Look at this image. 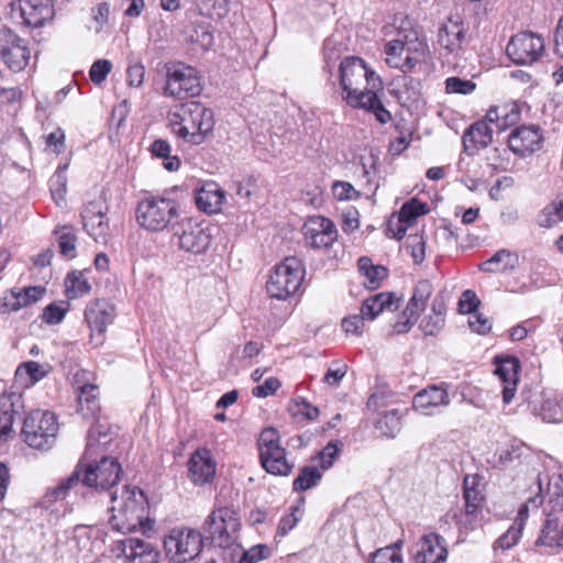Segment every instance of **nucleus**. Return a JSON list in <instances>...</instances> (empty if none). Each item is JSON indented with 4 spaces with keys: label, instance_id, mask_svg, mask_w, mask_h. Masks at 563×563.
Masks as SVG:
<instances>
[{
    "label": "nucleus",
    "instance_id": "nucleus-1",
    "mask_svg": "<svg viewBox=\"0 0 563 563\" xmlns=\"http://www.w3.org/2000/svg\"><path fill=\"white\" fill-rule=\"evenodd\" d=\"M110 441L107 433H101L97 427L90 428L86 450L74 471L56 486L47 488L40 506L52 509L54 504L63 501L79 483L97 490H108L115 486L123 471L118 460L108 454L107 445Z\"/></svg>",
    "mask_w": 563,
    "mask_h": 563
},
{
    "label": "nucleus",
    "instance_id": "nucleus-2",
    "mask_svg": "<svg viewBox=\"0 0 563 563\" xmlns=\"http://www.w3.org/2000/svg\"><path fill=\"white\" fill-rule=\"evenodd\" d=\"M167 119L173 133L194 145L202 144L214 128L213 111L198 101L175 106Z\"/></svg>",
    "mask_w": 563,
    "mask_h": 563
},
{
    "label": "nucleus",
    "instance_id": "nucleus-3",
    "mask_svg": "<svg viewBox=\"0 0 563 563\" xmlns=\"http://www.w3.org/2000/svg\"><path fill=\"white\" fill-rule=\"evenodd\" d=\"M147 499L139 487L125 486L120 495H111V528L121 533L134 532L139 527L146 531L151 529L147 518Z\"/></svg>",
    "mask_w": 563,
    "mask_h": 563
},
{
    "label": "nucleus",
    "instance_id": "nucleus-4",
    "mask_svg": "<svg viewBox=\"0 0 563 563\" xmlns=\"http://www.w3.org/2000/svg\"><path fill=\"white\" fill-rule=\"evenodd\" d=\"M240 527L238 510L225 503L222 495L217 496L213 509L202 525L205 539L216 547L231 548L236 541Z\"/></svg>",
    "mask_w": 563,
    "mask_h": 563
},
{
    "label": "nucleus",
    "instance_id": "nucleus-5",
    "mask_svg": "<svg viewBox=\"0 0 563 563\" xmlns=\"http://www.w3.org/2000/svg\"><path fill=\"white\" fill-rule=\"evenodd\" d=\"M179 217V203L168 196L144 197L136 207V221L147 231L161 232Z\"/></svg>",
    "mask_w": 563,
    "mask_h": 563
},
{
    "label": "nucleus",
    "instance_id": "nucleus-6",
    "mask_svg": "<svg viewBox=\"0 0 563 563\" xmlns=\"http://www.w3.org/2000/svg\"><path fill=\"white\" fill-rule=\"evenodd\" d=\"M257 450L261 466L275 476L291 474L295 463L287 457V451L282 445L280 434L275 428H265L257 439Z\"/></svg>",
    "mask_w": 563,
    "mask_h": 563
},
{
    "label": "nucleus",
    "instance_id": "nucleus-7",
    "mask_svg": "<svg viewBox=\"0 0 563 563\" xmlns=\"http://www.w3.org/2000/svg\"><path fill=\"white\" fill-rule=\"evenodd\" d=\"M58 429L54 413L33 410L23 420L21 435L30 448L46 451L55 444Z\"/></svg>",
    "mask_w": 563,
    "mask_h": 563
},
{
    "label": "nucleus",
    "instance_id": "nucleus-8",
    "mask_svg": "<svg viewBox=\"0 0 563 563\" xmlns=\"http://www.w3.org/2000/svg\"><path fill=\"white\" fill-rule=\"evenodd\" d=\"M306 274L302 261L296 256L286 257L276 265L266 283L267 294L272 298L285 300L296 294Z\"/></svg>",
    "mask_w": 563,
    "mask_h": 563
},
{
    "label": "nucleus",
    "instance_id": "nucleus-9",
    "mask_svg": "<svg viewBox=\"0 0 563 563\" xmlns=\"http://www.w3.org/2000/svg\"><path fill=\"white\" fill-rule=\"evenodd\" d=\"M214 228L198 222L192 218H185L173 225V242L179 250L194 255L205 254L213 241Z\"/></svg>",
    "mask_w": 563,
    "mask_h": 563
},
{
    "label": "nucleus",
    "instance_id": "nucleus-10",
    "mask_svg": "<svg viewBox=\"0 0 563 563\" xmlns=\"http://www.w3.org/2000/svg\"><path fill=\"white\" fill-rule=\"evenodd\" d=\"M203 545V537L200 531L175 527L164 539L166 556L173 563H187L200 553Z\"/></svg>",
    "mask_w": 563,
    "mask_h": 563
},
{
    "label": "nucleus",
    "instance_id": "nucleus-11",
    "mask_svg": "<svg viewBox=\"0 0 563 563\" xmlns=\"http://www.w3.org/2000/svg\"><path fill=\"white\" fill-rule=\"evenodd\" d=\"M198 71L191 66L173 65L167 67L164 95L176 99L196 97L201 92Z\"/></svg>",
    "mask_w": 563,
    "mask_h": 563
},
{
    "label": "nucleus",
    "instance_id": "nucleus-12",
    "mask_svg": "<svg viewBox=\"0 0 563 563\" xmlns=\"http://www.w3.org/2000/svg\"><path fill=\"white\" fill-rule=\"evenodd\" d=\"M11 10L21 19V25L27 29L43 27L55 16L53 0H15Z\"/></svg>",
    "mask_w": 563,
    "mask_h": 563
},
{
    "label": "nucleus",
    "instance_id": "nucleus-13",
    "mask_svg": "<svg viewBox=\"0 0 563 563\" xmlns=\"http://www.w3.org/2000/svg\"><path fill=\"white\" fill-rule=\"evenodd\" d=\"M0 57L11 70L18 73L27 66L31 52L24 38L4 27L0 30Z\"/></svg>",
    "mask_w": 563,
    "mask_h": 563
},
{
    "label": "nucleus",
    "instance_id": "nucleus-14",
    "mask_svg": "<svg viewBox=\"0 0 563 563\" xmlns=\"http://www.w3.org/2000/svg\"><path fill=\"white\" fill-rule=\"evenodd\" d=\"M543 51V38L532 32H521L514 35L506 48L509 58L520 65H530L537 62Z\"/></svg>",
    "mask_w": 563,
    "mask_h": 563
},
{
    "label": "nucleus",
    "instance_id": "nucleus-15",
    "mask_svg": "<svg viewBox=\"0 0 563 563\" xmlns=\"http://www.w3.org/2000/svg\"><path fill=\"white\" fill-rule=\"evenodd\" d=\"M85 319L91 331L90 343L99 346L103 343L108 325L113 322L114 307L108 301L97 300L86 308Z\"/></svg>",
    "mask_w": 563,
    "mask_h": 563
},
{
    "label": "nucleus",
    "instance_id": "nucleus-16",
    "mask_svg": "<svg viewBox=\"0 0 563 563\" xmlns=\"http://www.w3.org/2000/svg\"><path fill=\"white\" fill-rule=\"evenodd\" d=\"M302 230L306 244L316 250L328 249L338 239L334 223L321 216L309 218Z\"/></svg>",
    "mask_w": 563,
    "mask_h": 563
},
{
    "label": "nucleus",
    "instance_id": "nucleus-17",
    "mask_svg": "<svg viewBox=\"0 0 563 563\" xmlns=\"http://www.w3.org/2000/svg\"><path fill=\"white\" fill-rule=\"evenodd\" d=\"M366 74L367 66L362 58L351 56L341 60L338 70V79L344 96H350L364 88Z\"/></svg>",
    "mask_w": 563,
    "mask_h": 563
},
{
    "label": "nucleus",
    "instance_id": "nucleus-18",
    "mask_svg": "<svg viewBox=\"0 0 563 563\" xmlns=\"http://www.w3.org/2000/svg\"><path fill=\"white\" fill-rule=\"evenodd\" d=\"M107 210V206L100 200L90 201L82 208L81 219L84 228L96 242H107L110 230L106 217Z\"/></svg>",
    "mask_w": 563,
    "mask_h": 563
},
{
    "label": "nucleus",
    "instance_id": "nucleus-19",
    "mask_svg": "<svg viewBox=\"0 0 563 563\" xmlns=\"http://www.w3.org/2000/svg\"><path fill=\"white\" fill-rule=\"evenodd\" d=\"M217 463L206 448L197 449L188 461V476L195 485H206L216 476Z\"/></svg>",
    "mask_w": 563,
    "mask_h": 563
},
{
    "label": "nucleus",
    "instance_id": "nucleus-20",
    "mask_svg": "<svg viewBox=\"0 0 563 563\" xmlns=\"http://www.w3.org/2000/svg\"><path fill=\"white\" fill-rule=\"evenodd\" d=\"M495 365V375L503 384V401L509 404L519 382L520 362L515 356H496Z\"/></svg>",
    "mask_w": 563,
    "mask_h": 563
},
{
    "label": "nucleus",
    "instance_id": "nucleus-21",
    "mask_svg": "<svg viewBox=\"0 0 563 563\" xmlns=\"http://www.w3.org/2000/svg\"><path fill=\"white\" fill-rule=\"evenodd\" d=\"M117 550L129 563L159 562V553L153 544L139 538H124L117 541Z\"/></svg>",
    "mask_w": 563,
    "mask_h": 563
},
{
    "label": "nucleus",
    "instance_id": "nucleus-22",
    "mask_svg": "<svg viewBox=\"0 0 563 563\" xmlns=\"http://www.w3.org/2000/svg\"><path fill=\"white\" fill-rule=\"evenodd\" d=\"M24 402L21 394L2 393L0 395V441H8L12 438L13 422L15 417L21 415Z\"/></svg>",
    "mask_w": 563,
    "mask_h": 563
},
{
    "label": "nucleus",
    "instance_id": "nucleus-23",
    "mask_svg": "<svg viewBox=\"0 0 563 563\" xmlns=\"http://www.w3.org/2000/svg\"><path fill=\"white\" fill-rule=\"evenodd\" d=\"M343 100L352 108H360L372 112L379 123L385 124L391 120V113L382 103L376 91L369 90L366 87L350 96H343Z\"/></svg>",
    "mask_w": 563,
    "mask_h": 563
},
{
    "label": "nucleus",
    "instance_id": "nucleus-24",
    "mask_svg": "<svg viewBox=\"0 0 563 563\" xmlns=\"http://www.w3.org/2000/svg\"><path fill=\"white\" fill-rule=\"evenodd\" d=\"M542 136L534 125L515 129L508 137L509 148L519 156H527L540 148Z\"/></svg>",
    "mask_w": 563,
    "mask_h": 563
},
{
    "label": "nucleus",
    "instance_id": "nucleus-25",
    "mask_svg": "<svg viewBox=\"0 0 563 563\" xmlns=\"http://www.w3.org/2000/svg\"><path fill=\"white\" fill-rule=\"evenodd\" d=\"M446 558L445 541L438 533L426 534L417 543L416 563H443Z\"/></svg>",
    "mask_w": 563,
    "mask_h": 563
},
{
    "label": "nucleus",
    "instance_id": "nucleus-26",
    "mask_svg": "<svg viewBox=\"0 0 563 563\" xmlns=\"http://www.w3.org/2000/svg\"><path fill=\"white\" fill-rule=\"evenodd\" d=\"M450 404L448 390L441 386H429L413 397V408L422 415L431 416L439 407Z\"/></svg>",
    "mask_w": 563,
    "mask_h": 563
},
{
    "label": "nucleus",
    "instance_id": "nucleus-27",
    "mask_svg": "<svg viewBox=\"0 0 563 563\" xmlns=\"http://www.w3.org/2000/svg\"><path fill=\"white\" fill-rule=\"evenodd\" d=\"M493 132L494 129L486 118L473 123L462 136L464 152L473 155L487 147L493 141Z\"/></svg>",
    "mask_w": 563,
    "mask_h": 563
},
{
    "label": "nucleus",
    "instance_id": "nucleus-28",
    "mask_svg": "<svg viewBox=\"0 0 563 563\" xmlns=\"http://www.w3.org/2000/svg\"><path fill=\"white\" fill-rule=\"evenodd\" d=\"M225 201L224 190L216 183H205L196 189L195 202L197 208L207 213H218Z\"/></svg>",
    "mask_w": 563,
    "mask_h": 563
},
{
    "label": "nucleus",
    "instance_id": "nucleus-29",
    "mask_svg": "<svg viewBox=\"0 0 563 563\" xmlns=\"http://www.w3.org/2000/svg\"><path fill=\"white\" fill-rule=\"evenodd\" d=\"M519 265V255L507 249L495 252L488 260L478 265L484 273H504L514 271Z\"/></svg>",
    "mask_w": 563,
    "mask_h": 563
},
{
    "label": "nucleus",
    "instance_id": "nucleus-30",
    "mask_svg": "<svg viewBox=\"0 0 563 563\" xmlns=\"http://www.w3.org/2000/svg\"><path fill=\"white\" fill-rule=\"evenodd\" d=\"M398 308V299L391 292H379L365 299L361 307V313L366 320H374L384 310Z\"/></svg>",
    "mask_w": 563,
    "mask_h": 563
},
{
    "label": "nucleus",
    "instance_id": "nucleus-31",
    "mask_svg": "<svg viewBox=\"0 0 563 563\" xmlns=\"http://www.w3.org/2000/svg\"><path fill=\"white\" fill-rule=\"evenodd\" d=\"M464 40L465 27L463 23L450 21L439 30V44L449 54L457 53L462 48Z\"/></svg>",
    "mask_w": 563,
    "mask_h": 563
},
{
    "label": "nucleus",
    "instance_id": "nucleus-32",
    "mask_svg": "<svg viewBox=\"0 0 563 563\" xmlns=\"http://www.w3.org/2000/svg\"><path fill=\"white\" fill-rule=\"evenodd\" d=\"M446 306L441 296H435L431 305V313L420 324L426 335H437L445 323Z\"/></svg>",
    "mask_w": 563,
    "mask_h": 563
},
{
    "label": "nucleus",
    "instance_id": "nucleus-33",
    "mask_svg": "<svg viewBox=\"0 0 563 563\" xmlns=\"http://www.w3.org/2000/svg\"><path fill=\"white\" fill-rule=\"evenodd\" d=\"M44 292L45 289L41 286H31L20 291H12L9 296L4 297V306L10 311H18L40 300Z\"/></svg>",
    "mask_w": 563,
    "mask_h": 563
},
{
    "label": "nucleus",
    "instance_id": "nucleus-34",
    "mask_svg": "<svg viewBox=\"0 0 563 563\" xmlns=\"http://www.w3.org/2000/svg\"><path fill=\"white\" fill-rule=\"evenodd\" d=\"M99 388L93 384H85L78 391V410L85 418H95L100 411Z\"/></svg>",
    "mask_w": 563,
    "mask_h": 563
},
{
    "label": "nucleus",
    "instance_id": "nucleus-35",
    "mask_svg": "<svg viewBox=\"0 0 563 563\" xmlns=\"http://www.w3.org/2000/svg\"><path fill=\"white\" fill-rule=\"evenodd\" d=\"M433 292L432 284L427 280H420L415 287L413 294L408 301L404 314L410 313L411 317H419L426 309L427 301Z\"/></svg>",
    "mask_w": 563,
    "mask_h": 563
},
{
    "label": "nucleus",
    "instance_id": "nucleus-36",
    "mask_svg": "<svg viewBox=\"0 0 563 563\" xmlns=\"http://www.w3.org/2000/svg\"><path fill=\"white\" fill-rule=\"evenodd\" d=\"M563 222V196L548 203L538 214L537 223L541 228H553Z\"/></svg>",
    "mask_w": 563,
    "mask_h": 563
},
{
    "label": "nucleus",
    "instance_id": "nucleus-37",
    "mask_svg": "<svg viewBox=\"0 0 563 563\" xmlns=\"http://www.w3.org/2000/svg\"><path fill=\"white\" fill-rule=\"evenodd\" d=\"M358 271L365 277V286L371 289L378 288L380 282L388 276L386 267L373 265L372 260L365 256L358 260Z\"/></svg>",
    "mask_w": 563,
    "mask_h": 563
},
{
    "label": "nucleus",
    "instance_id": "nucleus-38",
    "mask_svg": "<svg viewBox=\"0 0 563 563\" xmlns=\"http://www.w3.org/2000/svg\"><path fill=\"white\" fill-rule=\"evenodd\" d=\"M154 157L163 159V166L168 172H176L180 167V159L177 155H172L170 144L163 139L155 140L150 147Z\"/></svg>",
    "mask_w": 563,
    "mask_h": 563
},
{
    "label": "nucleus",
    "instance_id": "nucleus-39",
    "mask_svg": "<svg viewBox=\"0 0 563 563\" xmlns=\"http://www.w3.org/2000/svg\"><path fill=\"white\" fill-rule=\"evenodd\" d=\"M532 455L531 449L521 441L514 440L507 448L499 452V463L504 466L515 462L521 463Z\"/></svg>",
    "mask_w": 563,
    "mask_h": 563
},
{
    "label": "nucleus",
    "instance_id": "nucleus-40",
    "mask_svg": "<svg viewBox=\"0 0 563 563\" xmlns=\"http://www.w3.org/2000/svg\"><path fill=\"white\" fill-rule=\"evenodd\" d=\"M376 430L382 437L394 439L401 430V417L399 410L386 411L376 422Z\"/></svg>",
    "mask_w": 563,
    "mask_h": 563
},
{
    "label": "nucleus",
    "instance_id": "nucleus-41",
    "mask_svg": "<svg viewBox=\"0 0 563 563\" xmlns=\"http://www.w3.org/2000/svg\"><path fill=\"white\" fill-rule=\"evenodd\" d=\"M322 478V473L317 466L307 465L300 468L298 476L292 482L295 492H306L316 487Z\"/></svg>",
    "mask_w": 563,
    "mask_h": 563
},
{
    "label": "nucleus",
    "instance_id": "nucleus-42",
    "mask_svg": "<svg viewBox=\"0 0 563 563\" xmlns=\"http://www.w3.org/2000/svg\"><path fill=\"white\" fill-rule=\"evenodd\" d=\"M66 295L75 299L88 294L91 286L82 272L74 271L65 279Z\"/></svg>",
    "mask_w": 563,
    "mask_h": 563
},
{
    "label": "nucleus",
    "instance_id": "nucleus-43",
    "mask_svg": "<svg viewBox=\"0 0 563 563\" xmlns=\"http://www.w3.org/2000/svg\"><path fill=\"white\" fill-rule=\"evenodd\" d=\"M57 243L60 254L67 260H71L76 256V234L69 227H63L56 232Z\"/></svg>",
    "mask_w": 563,
    "mask_h": 563
},
{
    "label": "nucleus",
    "instance_id": "nucleus-44",
    "mask_svg": "<svg viewBox=\"0 0 563 563\" xmlns=\"http://www.w3.org/2000/svg\"><path fill=\"white\" fill-rule=\"evenodd\" d=\"M428 211L427 203L421 202L417 198H411L402 205L398 213L399 222L411 224L418 217L426 214Z\"/></svg>",
    "mask_w": 563,
    "mask_h": 563
},
{
    "label": "nucleus",
    "instance_id": "nucleus-45",
    "mask_svg": "<svg viewBox=\"0 0 563 563\" xmlns=\"http://www.w3.org/2000/svg\"><path fill=\"white\" fill-rule=\"evenodd\" d=\"M514 114H510L506 108L492 107L487 113L486 119L489 124L495 126L497 131L506 130L514 123Z\"/></svg>",
    "mask_w": 563,
    "mask_h": 563
},
{
    "label": "nucleus",
    "instance_id": "nucleus-46",
    "mask_svg": "<svg viewBox=\"0 0 563 563\" xmlns=\"http://www.w3.org/2000/svg\"><path fill=\"white\" fill-rule=\"evenodd\" d=\"M475 89L476 84L473 80L455 76L445 79L446 93L471 95Z\"/></svg>",
    "mask_w": 563,
    "mask_h": 563
},
{
    "label": "nucleus",
    "instance_id": "nucleus-47",
    "mask_svg": "<svg viewBox=\"0 0 563 563\" xmlns=\"http://www.w3.org/2000/svg\"><path fill=\"white\" fill-rule=\"evenodd\" d=\"M371 563H402L398 544L378 549L371 559Z\"/></svg>",
    "mask_w": 563,
    "mask_h": 563
},
{
    "label": "nucleus",
    "instance_id": "nucleus-48",
    "mask_svg": "<svg viewBox=\"0 0 563 563\" xmlns=\"http://www.w3.org/2000/svg\"><path fill=\"white\" fill-rule=\"evenodd\" d=\"M539 416L544 422L563 421V410L559 402L553 399H545L542 402Z\"/></svg>",
    "mask_w": 563,
    "mask_h": 563
},
{
    "label": "nucleus",
    "instance_id": "nucleus-49",
    "mask_svg": "<svg viewBox=\"0 0 563 563\" xmlns=\"http://www.w3.org/2000/svg\"><path fill=\"white\" fill-rule=\"evenodd\" d=\"M340 453V442L339 441H330L319 453L317 460L319 462L320 467L324 470H329L332 467L334 461L338 459Z\"/></svg>",
    "mask_w": 563,
    "mask_h": 563
},
{
    "label": "nucleus",
    "instance_id": "nucleus-50",
    "mask_svg": "<svg viewBox=\"0 0 563 563\" xmlns=\"http://www.w3.org/2000/svg\"><path fill=\"white\" fill-rule=\"evenodd\" d=\"M464 500H465V512L467 516L475 515L478 510L483 497L481 493L468 485V478L464 479Z\"/></svg>",
    "mask_w": 563,
    "mask_h": 563
},
{
    "label": "nucleus",
    "instance_id": "nucleus-51",
    "mask_svg": "<svg viewBox=\"0 0 563 563\" xmlns=\"http://www.w3.org/2000/svg\"><path fill=\"white\" fill-rule=\"evenodd\" d=\"M332 194L340 201L354 200L361 196L351 183L343 180H335L332 184Z\"/></svg>",
    "mask_w": 563,
    "mask_h": 563
},
{
    "label": "nucleus",
    "instance_id": "nucleus-52",
    "mask_svg": "<svg viewBox=\"0 0 563 563\" xmlns=\"http://www.w3.org/2000/svg\"><path fill=\"white\" fill-rule=\"evenodd\" d=\"M405 51V43L400 40L389 41L385 45L386 64L389 67L397 68L401 62V54Z\"/></svg>",
    "mask_w": 563,
    "mask_h": 563
},
{
    "label": "nucleus",
    "instance_id": "nucleus-53",
    "mask_svg": "<svg viewBox=\"0 0 563 563\" xmlns=\"http://www.w3.org/2000/svg\"><path fill=\"white\" fill-rule=\"evenodd\" d=\"M301 519V510L299 506H291L290 512L286 514L282 517L278 527H277V533L282 537L286 536L288 532H290L297 523Z\"/></svg>",
    "mask_w": 563,
    "mask_h": 563
},
{
    "label": "nucleus",
    "instance_id": "nucleus-54",
    "mask_svg": "<svg viewBox=\"0 0 563 563\" xmlns=\"http://www.w3.org/2000/svg\"><path fill=\"white\" fill-rule=\"evenodd\" d=\"M290 411L294 415H301L310 421L316 420L319 416V409L301 397L292 400Z\"/></svg>",
    "mask_w": 563,
    "mask_h": 563
},
{
    "label": "nucleus",
    "instance_id": "nucleus-55",
    "mask_svg": "<svg viewBox=\"0 0 563 563\" xmlns=\"http://www.w3.org/2000/svg\"><path fill=\"white\" fill-rule=\"evenodd\" d=\"M333 38H327L323 45L324 70L332 75L334 64L340 59L341 51L335 46Z\"/></svg>",
    "mask_w": 563,
    "mask_h": 563
},
{
    "label": "nucleus",
    "instance_id": "nucleus-56",
    "mask_svg": "<svg viewBox=\"0 0 563 563\" xmlns=\"http://www.w3.org/2000/svg\"><path fill=\"white\" fill-rule=\"evenodd\" d=\"M112 69V64L108 59L96 60L89 70L90 79L93 84L100 85L103 82Z\"/></svg>",
    "mask_w": 563,
    "mask_h": 563
},
{
    "label": "nucleus",
    "instance_id": "nucleus-57",
    "mask_svg": "<svg viewBox=\"0 0 563 563\" xmlns=\"http://www.w3.org/2000/svg\"><path fill=\"white\" fill-rule=\"evenodd\" d=\"M522 530L515 526H511L503 536H500L496 542L495 548L501 550H509L516 545L521 538Z\"/></svg>",
    "mask_w": 563,
    "mask_h": 563
},
{
    "label": "nucleus",
    "instance_id": "nucleus-58",
    "mask_svg": "<svg viewBox=\"0 0 563 563\" xmlns=\"http://www.w3.org/2000/svg\"><path fill=\"white\" fill-rule=\"evenodd\" d=\"M66 312H67V308L54 302V303L48 305L44 309L42 319L47 324H51V325L58 324L65 318Z\"/></svg>",
    "mask_w": 563,
    "mask_h": 563
},
{
    "label": "nucleus",
    "instance_id": "nucleus-59",
    "mask_svg": "<svg viewBox=\"0 0 563 563\" xmlns=\"http://www.w3.org/2000/svg\"><path fill=\"white\" fill-rule=\"evenodd\" d=\"M280 387V382L276 377H268L263 384L253 388L252 394L257 398H265L273 395Z\"/></svg>",
    "mask_w": 563,
    "mask_h": 563
},
{
    "label": "nucleus",
    "instance_id": "nucleus-60",
    "mask_svg": "<svg viewBox=\"0 0 563 563\" xmlns=\"http://www.w3.org/2000/svg\"><path fill=\"white\" fill-rule=\"evenodd\" d=\"M479 305V300L473 290H464L459 300V311L461 313H472Z\"/></svg>",
    "mask_w": 563,
    "mask_h": 563
},
{
    "label": "nucleus",
    "instance_id": "nucleus-61",
    "mask_svg": "<svg viewBox=\"0 0 563 563\" xmlns=\"http://www.w3.org/2000/svg\"><path fill=\"white\" fill-rule=\"evenodd\" d=\"M363 314H353L342 320V328L347 334L358 335L363 332L364 321Z\"/></svg>",
    "mask_w": 563,
    "mask_h": 563
},
{
    "label": "nucleus",
    "instance_id": "nucleus-62",
    "mask_svg": "<svg viewBox=\"0 0 563 563\" xmlns=\"http://www.w3.org/2000/svg\"><path fill=\"white\" fill-rule=\"evenodd\" d=\"M46 145L53 148V152L59 154L65 147V133L60 128L55 129L46 135Z\"/></svg>",
    "mask_w": 563,
    "mask_h": 563
},
{
    "label": "nucleus",
    "instance_id": "nucleus-63",
    "mask_svg": "<svg viewBox=\"0 0 563 563\" xmlns=\"http://www.w3.org/2000/svg\"><path fill=\"white\" fill-rule=\"evenodd\" d=\"M145 69L141 64L132 65L126 71V81L131 87H140L143 84Z\"/></svg>",
    "mask_w": 563,
    "mask_h": 563
},
{
    "label": "nucleus",
    "instance_id": "nucleus-64",
    "mask_svg": "<svg viewBox=\"0 0 563 563\" xmlns=\"http://www.w3.org/2000/svg\"><path fill=\"white\" fill-rule=\"evenodd\" d=\"M346 374V365L339 364L335 368L330 367L324 374L323 382L330 386H335Z\"/></svg>",
    "mask_w": 563,
    "mask_h": 563
}]
</instances>
